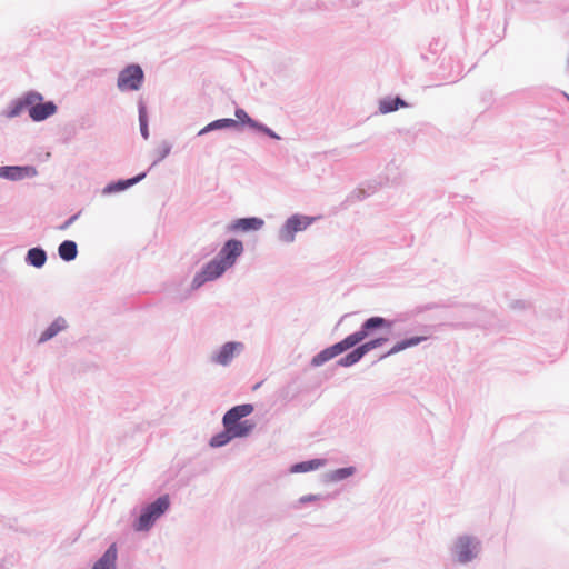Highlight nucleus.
I'll return each mask as SVG.
<instances>
[{
	"instance_id": "obj_15",
	"label": "nucleus",
	"mask_w": 569,
	"mask_h": 569,
	"mask_svg": "<svg viewBox=\"0 0 569 569\" xmlns=\"http://www.w3.org/2000/svg\"><path fill=\"white\" fill-rule=\"evenodd\" d=\"M426 337H412L402 341L397 342L383 357L395 355L397 352H400L407 348L413 347L419 345L420 342L425 341Z\"/></svg>"
},
{
	"instance_id": "obj_7",
	"label": "nucleus",
	"mask_w": 569,
	"mask_h": 569,
	"mask_svg": "<svg viewBox=\"0 0 569 569\" xmlns=\"http://www.w3.org/2000/svg\"><path fill=\"white\" fill-rule=\"evenodd\" d=\"M457 559L461 563L472 560L477 555V543L469 537L458 539L456 543Z\"/></svg>"
},
{
	"instance_id": "obj_30",
	"label": "nucleus",
	"mask_w": 569,
	"mask_h": 569,
	"mask_svg": "<svg viewBox=\"0 0 569 569\" xmlns=\"http://www.w3.org/2000/svg\"><path fill=\"white\" fill-rule=\"evenodd\" d=\"M393 106H397V109H398L399 107L406 106V103L400 98H396L393 100Z\"/></svg>"
},
{
	"instance_id": "obj_25",
	"label": "nucleus",
	"mask_w": 569,
	"mask_h": 569,
	"mask_svg": "<svg viewBox=\"0 0 569 569\" xmlns=\"http://www.w3.org/2000/svg\"><path fill=\"white\" fill-rule=\"evenodd\" d=\"M139 121H140L141 133L143 136V138L147 139L149 136V132H148L147 113H146L144 107H140V109H139Z\"/></svg>"
},
{
	"instance_id": "obj_14",
	"label": "nucleus",
	"mask_w": 569,
	"mask_h": 569,
	"mask_svg": "<svg viewBox=\"0 0 569 569\" xmlns=\"http://www.w3.org/2000/svg\"><path fill=\"white\" fill-rule=\"evenodd\" d=\"M59 256L64 261H71L77 257V244L73 241H63L58 249Z\"/></svg>"
},
{
	"instance_id": "obj_4",
	"label": "nucleus",
	"mask_w": 569,
	"mask_h": 569,
	"mask_svg": "<svg viewBox=\"0 0 569 569\" xmlns=\"http://www.w3.org/2000/svg\"><path fill=\"white\" fill-rule=\"evenodd\" d=\"M41 99V96L38 93H29L26 97V103L31 106L29 116L34 121H42L57 111V107L53 102L36 103Z\"/></svg>"
},
{
	"instance_id": "obj_17",
	"label": "nucleus",
	"mask_w": 569,
	"mask_h": 569,
	"mask_svg": "<svg viewBox=\"0 0 569 569\" xmlns=\"http://www.w3.org/2000/svg\"><path fill=\"white\" fill-rule=\"evenodd\" d=\"M46 252L40 248H32L28 251V262L37 268L42 267L46 262Z\"/></svg>"
},
{
	"instance_id": "obj_23",
	"label": "nucleus",
	"mask_w": 569,
	"mask_h": 569,
	"mask_svg": "<svg viewBox=\"0 0 569 569\" xmlns=\"http://www.w3.org/2000/svg\"><path fill=\"white\" fill-rule=\"evenodd\" d=\"M387 340H388L387 338H377V339H373V340L362 343L361 346H359V348L365 356L370 350L376 349V348L380 347L381 345H383Z\"/></svg>"
},
{
	"instance_id": "obj_21",
	"label": "nucleus",
	"mask_w": 569,
	"mask_h": 569,
	"mask_svg": "<svg viewBox=\"0 0 569 569\" xmlns=\"http://www.w3.org/2000/svg\"><path fill=\"white\" fill-rule=\"evenodd\" d=\"M323 463L325 462L320 459H313V460L305 461V462L293 466L292 471L307 472V471H310V470H313V469H317V468L323 466Z\"/></svg>"
},
{
	"instance_id": "obj_27",
	"label": "nucleus",
	"mask_w": 569,
	"mask_h": 569,
	"mask_svg": "<svg viewBox=\"0 0 569 569\" xmlns=\"http://www.w3.org/2000/svg\"><path fill=\"white\" fill-rule=\"evenodd\" d=\"M397 110V106H393V100L381 101L380 111L383 113L392 112Z\"/></svg>"
},
{
	"instance_id": "obj_19",
	"label": "nucleus",
	"mask_w": 569,
	"mask_h": 569,
	"mask_svg": "<svg viewBox=\"0 0 569 569\" xmlns=\"http://www.w3.org/2000/svg\"><path fill=\"white\" fill-rule=\"evenodd\" d=\"M237 124H238V121L234 119H219V120H216V121L209 123L199 133L202 134L204 132H208V131L214 130V129L236 127Z\"/></svg>"
},
{
	"instance_id": "obj_31",
	"label": "nucleus",
	"mask_w": 569,
	"mask_h": 569,
	"mask_svg": "<svg viewBox=\"0 0 569 569\" xmlns=\"http://www.w3.org/2000/svg\"><path fill=\"white\" fill-rule=\"evenodd\" d=\"M264 132L272 138H278V136L276 133H273L270 129H269V131H264Z\"/></svg>"
},
{
	"instance_id": "obj_12",
	"label": "nucleus",
	"mask_w": 569,
	"mask_h": 569,
	"mask_svg": "<svg viewBox=\"0 0 569 569\" xmlns=\"http://www.w3.org/2000/svg\"><path fill=\"white\" fill-rule=\"evenodd\" d=\"M263 226V220L259 218H242L234 221L233 230L249 231L259 230Z\"/></svg>"
},
{
	"instance_id": "obj_10",
	"label": "nucleus",
	"mask_w": 569,
	"mask_h": 569,
	"mask_svg": "<svg viewBox=\"0 0 569 569\" xmlns=\"http://www.w3.org/2000/svg\"><path fill=\"white\" fill-rule=\"evenodd\" d=\"M366 338H367V333L362 329H360L359 331L347 336L343 340L335 343V346H336V349H338V351L340 353H342L346 350L355 347L356 345H358Z\"/></svg>"
},
{
	"instance_id": "obj_3",
	"label": "nucleus",
	"mask_w": 569,
	"mask_h": 569,
	"mask_svg": "<svg viewBox=\"0 0 569 569\" xmlns=\"http://www.w3.org/2000/svg\"><path fill=\"white\" fill-rule=\"evenodd\" d=\"M169 507L168 496L158 498L154 502L149 505L143 512L140 515L138 521L134 525L137 531L148 530L154 520L159 518Z\"/></svg>"
},
{
	"instance_id": "obj_11",
	"label": "nucleus",
	"mask_w": 569,
	"mask_h": 569,
	"mask_svg": "<svg viewBox=\"0 0 569 569\" xmlns=\"http://www.w3.org/2000/svg\"><path fill=\"white\" fill-rule=\"evenodd\" d=\"M117 548L111 545L104 555L96 562L93 569H116Z\"/></svg>"
},
{
	"instance_id": "obj_13",
	"label": "nucleus",
	"mask_w": 569,
	"mask_h": 569,
	"mask_svg": "<svg viewBox=\"0 0 569 569\" xmlns=\"http://www.w3.org/2000/svg\"><path fill=\"white\" fill-rule=\"evenodd\" d=\"M338 355H340V352L338 351V349H336V346L332 345L331 347L326 348L325 350L316 355L311 360V365L313 367H319Z\"/></svg>"
},
{
	"instance_id": "obj_1",
	"label": "nucleus",
	"mask_w": 569,
	"mask_h": 569,
	"mask_svg": "<svg viewBox=\"0 0 569 569\" xmlns=\"http://www.w3.org/2000/svg\"><path fill=\"white\" fill-rule=\"evenodd\" d=\"M253 412V406L250 403L239 405L226 412L222 419L224 430L210 440L212 447L227 445L233 438L247 437L254 429V423L250 420L241 421Z\"/></svg>"
},
{
	"instance_id": "obj_22",
	"label": "nucleus",
	"mask_w": 569,
	"mask_h": 569,
	"mask_svg": "<svg viewBox=\"0 0 569 569\" xmlns=\"http://www.w3.org/2000/svg\"><path fill=\"white\" fill-rule=\"evenodd\" d=\"M386 325H387V321L383 318H381V317H372V318L367 319L363 322V325L361 326V329L368 336L370 330H372L375 328L383 327Z\"/></svg>"
},
{
	"instance_id": "obj_24",
	"label": "nucleus",
	"mask_w": 569,
	"mask_h": 569,
	"mask_svg": "<svg viewBox=\"0 0 569 569\" xmlns=\"http://www.w3.org/2000/svg\"><path fill=\"white\" fill-rule=\"evenodd\" d=\"M353 472H355L353 467L340 468V469H337L333 471L332 479L333 480H342V479L353 475Z\"/></svg>"
},
{
	"instance_id": "obj_28",
	"label": "nucleus",
	"mask_w": 569,
	"mask_h": 569,
	"mask_svg": "<svg viewBox=\"0 0 569 569\" xmlns=\"http://www.w3.org/2000/svg\"><path fill=\"white\" fill-rule=\"evenodd\" d=\"M79 217V213L78 214H73L72 217H70L61 227H60V230H66L68 229Z\"/></svg>"
},
{
	"instance_id": "obj_9",
	"label": "nucleus",
	"mask_w": 569,
	"mask_h": 569,
	"mask_svg": "<svg viewBox=\"0 0 569 569\" xmlns=\"http://www.w3.org/2000/svg\"><path fill=\"white\" fill-rule=\"evenodd\" d=\"M242 347L243 346L239 342H227L216 355L214 361L219 365L227 366L233 359L236 353L242 350Z\"/></svg>"
},
{
	"instance_id": "obj_20",
	"label": "nucleus",
	"mask_w": 569,
	"mask_h": 569,
	"mask_svg": "<svg viewBox=\"0 0 569 569\" xmlns=\"http://www.w3.org/2000/svg\"><path fill=\"white\" fill-rule=\"evenodd\" d=\"M363 357L360 348H356L353 351L341 358L338 363L342 367H349L357 363Z\"/></svg>"
},
{
	"instance_id": "obj_18",
	"label": "nucleus",
	"mask_w": 569,
	"mask_h": 569,
	"mask_svg": "<svg viewBox=\"0 0 569 569\" xmlns=\"http://www.w3.org/2000/svg\"><path fill=\"white\" fill-rule=\"evenodd\" d=\"M236 118L238 122L246 123L251 128L258 129L260 131H269L268 128L252 120L243 109L236 110Z\"/></svg>"
},
{
	"instance_id": "obj_16",
	"label": "nucleus",
	"mask_w": 569,
	"mask_h": 569,
	"mask_svg": "<svg viewBox=\"0 0 569 569\" xmlns=\"http://www.w3.org/2000/svg\"><path fill=\"white\" fill-rule=\"evenodd\" d=\"M64 328L66 321L63 319H57L41 333L39 341L44 342L53 338L58 332H60Z\"/></svg>"
},
{
	"instance_id": "obj_26",
	"label": "nucleus",
	"mask_w": 569,
	"mask_h": 569,
	"mask_svg": "<svg viewBox=\"0 0 569 569\" xmlns=\"http://www.w3.org/2000/svg\"><path fill=\"white\" fill-rule=\"evenodd\" d=\"M138 180H140V177L134 178V179H129V180H127V181H120V182H118L116 186H109V187L106 189V191H109V192H110V191H113V190H117V191H119V190H123V189H126L127 187L132 186L133 183H136Z\"/></svg>"
},
{
	"instance_id": "obj_6",
	"label": "nucleus",
	"mask_w": 569,
	"mask_h": 569,
	"mask_svg": "<svg viewBox=\"0 0 569 569\" xmlns=\"http://www.w3.org/2000/svg\"><path fill=\"white\" fill-rule=\"evenodd\" d=\"M313 221V218L307 216L295 214L289 218L280 231V239L283 242H292L295 233L306 230Z\"/></svg>"
},
{
	"instance_id": "obj_8",
	"label": "nucleus",
	"mask_w": 569,
	"mask_h": 569,
	"mask_svg": "<svg viewBox=\"0 0 569 569\" xmlns=\"http://www.w3.org/2000/svg\"><path fill=\"white\" fill-rule=\"evenodd\" d=\"M37 174L33 167H0V177L9 180H21Z\"/></svg>"
},
{
	"instance_id": "obj_29",
	"label": "nucleus",
	"mask_w": 569,
	"mask_h": 569,
	"mask_svg": "<svg viewBox=\"0 0 569 569\" xmlns=\"http://www.w3.org/2000/svg\"><path fill=\"white\" fill-rule=\"evenodd\" d=\"M316 499H317L316 496H305V497L300 498V502L305 503V502L316 500Z\"/></svg>"
},
{
	"instance_id": "obj_5",
	"label": "nucleus",
	"mask_w": 569,
	"mask_h": 569,
	"mask_svg": "<svg viewBox=\"0 0 569 569\" xmlns=\"http://www.w3.org/2000/svg\"><path fill=\"white\" fill-rule=\"evenodd\" d=\"M143 80V71L137 64L128 66L118 77V88L121 91L138 90Z\"/></svg>"
},
{
	"instance_id": "obj_2",
	"label": "nucleus",
	"mask_w": 569,
	"mask_h": 569,
	"mask_svg": "<svg viewBox=\"0 0 569 569\" xmlns=\"http://www.w3.org/2000/svg\"><path fill=\"white\" fill-rule=\"evenodd\" d=\"M243 246L239 240H229L220 250L218 257L208 262L201 272L193 278L192 286L199 288L207 281L219 278L228 268L232 267L236 259L242 253Z\"/></svg>"
}]
</instances>
